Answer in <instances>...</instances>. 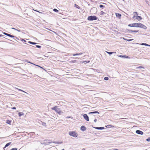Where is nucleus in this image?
<instances>
[{"mask_svg": "<svg viewBox=\"0 0 150 150\" xmlns=\"http://www.w3.org/2000/svg\"><path fill=\"white\" fill-rule=\"evenodd\" d=\"M128 26L130 27H135L137 28H140L144 29H146L147 27L143 24L140 23H131L128 25Z\"/></svg>", "mask_w": 150, "mask_h": 150, "instance_id": "obj_1", "label": "nucleus"}, {"mask_svg": "<svg viewBox=\"0 0 150 150\" xmlns=\"http://www.w3.org/2000/svg\"><path fill=\"white\" fill-rule=\"evenodd\" d=\"M51 109L52 110H54L59 115L61 114L62 113L60 108H58V107L57 106H55L54 107L52 108Z\"/></svg>", "mask_w": 150, "mask_h": 150, "instance_id": "obj_2", "label": "nucleus"}, {"mask_svg": "<svg viewBox=\"0 0 150 150\" xmlns=\"http://www.w3.org/2000/svg\"><path fill=\"white\" fill-rule=\"evenodd\" d=\"M69 134L71 136L74 137H76L78 136V134L74 131L69 132Z\"/></svg>", "mask_w": 150, "mask_h": 150, "instance_id": "obj_3", "label": "nucleus"}, {"mask_svg": "<svg viewBox=\"0 0 150 150\" xmlns=\"http://www.w3.org/2000/svg\"><path fill=\"white\" fill-rule=\"evenodd\" d=\"M98 18L96 16H88V18L87 19L88 21H93L94 20H96Z\"/></svg>", "mask_w": 150, "mask_h": 150, "instance_id": "obj_4", "label": "nucleus"}, {"mask_svg": "<svg viewBox=\"0 0 150 150\" xmlns=\"http://www.w3.org/2000/svg\"><path fill=\"white\" fill-rule=\"evenodd\" d=\"M83 117L87 121H89L88 117L87 115L86 114H85L83 115Z\"/></svg>", "mask_w": 150, "mask_h": 150, "instance_id": "obj_5", "label": "nucleus"}, {"mask_svg": "<svg viewBox=\"0 0 150 150\" xmlns=\"http://www.w3.org/2000/svg\"><path fill=\"white\" fill-rule=\"evenodd\" d=\"M136 133L138 134H140L141 135H142L143 134V132L141 131L137 130L136 131Z\"/></svg>", "mask_w": 150, "mask_h": 150, "instance_id": "obj_6", "label": "nucleus"}, {"mask_svg": "<svg viewBox=\"0 0 150 150\" xmlns=\"http://www.w3.org/2000/svg\"><path fill=\"white\" fill-rule=\"evenodd\" d=\"M134 16L133 17V18L134 19H135V17H137L138 15V13L136 12H133Z\"/></svg>", "mask_w": 150, "mask_h": 150, "instance_id": "obj_7", "label": "nucleus"}, {"mask_svg": "<svg viewBox=\"0 0 150 150\" xmlns=\"http://www.w3.org/2000/svg\"><path fill=\"white\" fill-rule=\"evenodd\" d=\"M81 129L83 131H84L86 130V128L84 126L82 125L81 127Z\"/></svg>", "mask_w": 150, "mask_h": 150, "instance_id": "obj_8", "label": "nucleus"}, {"mask_svg": "<svg viewBox=\"0 0 150 150\" xmlns=\"http://www.w3.org/2000/svg\"><path fill=\"white\" fill-rule=\"evenodd\" d=\"M4 34L5 35H6L10 37H11V38H14V36L12 35H10V34L7 33H4Z\"/></svg>", "mask_w": 150, "mask_h": 150, "instance_id": "obj_9", "label": "nucleus"}, {"mask_svg": "<svg viewBox=\"0 0 150 150\" xmlns=\"http://www.w3.org/2000/svg\"><path fill=\"white\" fill-rule=\"evenodd\" d=\"M136 19H137V20L138 21H139L141 20L142 19V18L140 16H137L136 17Z\"/></svg>", "mask_w": 150, "mask_h": 150, "instance_id": "obj_10", "label": "nucleus"}, {"mask_svg": "<svg viewBox=\"0 0 150 150\" xmlns=\"http://www.w3.org/2000/svg\"><path fill=\"white\" fill-rule=\"evenodd\" d=\"M11 142H9L8 143H7V144H6V145H5V146L3 148V149L4 150H5V148L6 147H7L8 146H9V145H10V144H11Z\"/></svg>", "mask_w": 150, "mask_h": 150, "instance_id": "obj_11", "label": "nucleus"}, {"mask_svg": "<svg viewBox=\"0 0 150 150\" xmlns=\"http://www.w3.org/2000/svg\"><path fill=\"white\" fill-rule=\"evenodd\" d=\"M96 129H104V128L103 127H96L95 128Z\"/></svg>", "mask_w": 150, "mask_h": 150, "instance_id": "obj_12", "label": "nucleus"}, {"mask_svg": "<svg viewBox=\"0 0 150 150\" xmlns=\"http://www.w3.org/2000/svg\"><path fill=\"white\" fill-rule=\"evenodd\" d=\"M106 127H107V128H110V127H114L112 125H108L106 126Z\"/></svg>", "mask_w": 150, "mask_h": 150, "instance_id": "obj_13", "label": "nucleus"}, {"mask_svg": "<svg viewBox=\"0 0 150 150\" xmlns=\"http://www.w3.org/2000/svg\"><path fill=\"white\" fill-rule=\"evenodd\" d=\"M82 54H83V53H77V54H73V55L74 56H76V55H81Z\"/></svg>", "mask_w": 150, "mask_h": 150, "instance_id": "obj_14", "label": "nucleus"}, {"mask_svg": "<svg viewBox=\"0 0 150 150\" xmlns=\"http://www.w3.org/2000/svg\"><path fill=\"white\" fill-rule=\"evenodd\" d=\"M116 15L118 17H120L121 16V14L119 13H116Z\"/></svg>", "mask_w": 150, "mask_h": 150, "instance_id": "obj_15", "label": "nucleus"}, {"mask_svg": "<svg viewBox=\"0 0 150 150\" xmlns=\"http://www.w3.org/2000/svg\"><path fill=\"white\" fill-rule=\"evenodd\" d=\"M139 31L138 30H131L130 31V32H133V33H137Z\"/></svg>", "mask_w": 150, "mask_h": 150, "instance_id": "obj_16", "label": "nucleus"}, {"mask_svg": "<svg viewBox=\"0 0 150 150\" xmlns=\"http://www.w3.org/2000/svg\"><path fill=\"white\" fill-rule=\"evenodd\" d=\"M28 42L33 45H35L36 44V43L35 42H33L31 41H28Z\"/></svg>", "mask_w": 150, "mask_h": 150, "instance_id": "obj_17", "label": "nucleus"}, {"mask_svg": "<svg viewBox=\"0 0 150 150\" xmlns=\"http://www.w3.org/2000/svg\"><path fill=\"white\" fill-rule=\"evenodd\" d=\"M141 45H145V46H150V45H148L147 44H146V43H142L141 44Z\"/></svg>", "mask_w": 150, "mask_h": 150, "instance_id": "obj_18", "label": "nucleus"}, {"mask_svg": "<svg viewBox=\"0 0 150 150\" xmlns=\"http://www.w3.org/2000/svg\"><path fill=\"white\" fill-rule=\"evenodd\" d=\"M92 113H99V112L98 111H95L94 112H91L89 113V114H92Z\"/></svg>", "mask_w": 150, "mask_h": 150, "instance_id": "obj_19", "label": "nucleus"}, {"mask_svg": "<svg viewBox=\"0 0 150 150\" xmlns=\"http://www.w3.org/2000/svg\"><path fill=\"white\" fill-rule=\"evenodd\" d=\"M18 114V115L19 116H21L22 115H24V114L23 112H19Z\"/></svg>", "mask_w": 150, "mask_h": 150, "instance_id": "obj_20", "label": "nucleus"}, {"mask_svg": "<svg viewBox=\"0 0 150 150\" xmlns=\"http://www.w3.org/2000/svg\"><path fill=\"white\" fill-rule=\"evenodd\" d=\"M138 68H141V69H144V67H143L142 66H140L138 67H137L136 69H137Z\"/></svg>", "mask_w": 150, "mask_h": 150, "instance_id": "obj_21", "label": "nucleus"}, {"mask_svg": "<svg viewBox=\"0 0 150 150\" xmlns=\"http://www.w3.org/2000/svg\"><path fill=\"white\" fill-rule=\"evenodd\" d=\"M75 7L79 9L80 8V7L78 5H77V4H75Z\"/></svg>", "mask_w": 150, "mask_h": 150, "instance_id": "obj_22", "label": "nucleus"}, {"mask_svg": "<svg viewBox=\"0 0 150 150\" xmlns=\"http://www.w3.org/2000/svg\"><path fill=\"white\" fill-rule=\"evenodd\" d=\"M11 121L9 120H7L6 121V123L8 124H10L11 123Z\"/></svg>", "mask_w": 150, "mask_h": 150, "instance_id": "obj_23", "label": "nucleus"}, {"mask_svg": "<svg viewBox=\"0 0 150 150\" xmlns=\"http://www.w3.org/2000/svg\"><path fill=\"white\" fill-rule=\"evenodd\" d=\"M122 57H124L125 58H129V57L128 56L126 55L122 56Z\"/></svg>", "mask_w": 150, "mask_h": 150, "instance_id": "obj_24", "label": "nucleus"}, {"mask_svg": "<svg viewBox=\"0 0 150 150\" xmlns=\"http://www.w3.org/2000/svg\"><path fill=\"white\" fill-rule=\"evenodd\" d=\"M107 53L109 54H112V53H114V52H106ZM115 53L116 52H115Z\"/></svg>", "mask_w": 150, "mask_h": 150, "instance_id": "obj_25", "label": "nucleus"}, {"mask_svg": "<svg viewBox=\"0 0 150 150\" xmlns=\"http://www.w3.org/2000/svg\"><path fill=\"white\" fill-rule=\"evenodd\" d=\"M53 11H55V12H58V10H57V9H56V8H54V9H53Z\"/></svg>", "mask_w": 150, "mask_h": 150, "instance_id": "obj_26", "label": "nucleus"}, {"mask_svg": "<svg viewBox=\"0 0 150 150\" xmlns=\"http://www.w3.org/2000/svg\"><path fill=\"white\" fill-rule=\"evenodd\" d=\"M108 78L107 77H105L104 78V79L105 80H108Z\"/></svg>", "mask_w": 150, "mask_h": 150, "instance_id": "obj_27", "label": "nucleus"}, {"mask_svg": "<svg viewBox=\"0 0 150 150\" xmlns=\"http://www.w3.org/2000/svg\"><path fill=\"white\" fill-rule=\"evenodd\" d=\"M12 28L13 29H14V30H17V31H18L19 32L21 31L20 30H18V29H16V28Z\"/></svg>", "mask_w": 150, "mask_h": 150, "instance_id": "obj_28", "label": "nucleus"}, {"mask_svg": "<svg viewBox=\"0 0 150 150\" xmlns=\"http://www.w3.org/2000/svg\"><path fill=\"white\" fill-rule=\"evenodd\" d=\"M105 13L103 12V11H101L100 12V15H103L104 14H105Z\"/></svg>", "mask_w": 150, "mask_h": 150, "instance_id": "obj_29", "label": "nucleus"}, {"mask_svg": "<svg viewBox=\"0 0 150 150\" xmlns=\"http://www.w3.org/2000/svg\"><path fill=\"white\" fill-rule=\"evenodd\" d=\"M54 143L55 144H61L62 143V142H54Z\"/></svg>", "mask_w": 150, "mask_h": 150, "instance_id": "obj_30", "label": "nucleus"}, {"mask_svg": "<svg viewBox=\"0 0 150 150\" xmlns=\"http://www.w3.org/2000/svg\"><path fill=\"white\" fill-rule=\"evenodd\" d=\"M36 46L38 48H41V46H40L36 45Z\"/></svg>", "mask_w": 150, "mask_h": 150, "instance_id": "obj_31", "label": "nucleus"}, {"mask_svg": "<svg viewBox=\"0 0 150 150\" xmlns=\"http://www.w3.org/2000/svg\"><path fill=\"white\" fill-rule=\"evenodd\" d=\"M18 90H19L20 91H22L23 92H24L26 93L25 92V91H23L22 90H21V89H18Z\"/></svg>", "mask_w": 150, "mask_h": 150, "instance_id": "obj_32", "label": "nucleus"}, {"mask_svg": "<svg viewBox=\"0 0 150 150\" xmlns=\"http://www.w3.org/2000/svg\"><path fill=\"white\" fill-rule=\"evenodd\" d=\"M17 148H12V149H11L10 150H17Z\"/></svg>", "mask_w": 150, "mask_h": 150, "instance_id": "obj_33", "label": "nucleus"}, {"mask_svg": "<svg viewBox=\"0 0 150 150\" xmlns=\"http://www.w3.org/2000/svg\"><path fill=\"white\" fill-rule=\"evenodd\" d=\"M146 140L148 141H150V137L149 138L146 139Z\"/></svg>", "mask_w": 150, "mask_h": 150, "instance_id": "obj_34", "label": "nucleus"}, {"mask_svg": "<svg viewBox=\"0 0 150 150\" xmlns=\"http://www.w3.org/2000/svg\"><path fill=\"white\" fill-rule=\"evenodd\" d=\"M76 61V60H74L72 61V62L71 61V62H72V63H75Z\"/></svg>", "mask_w": 150, "mask_h": 150, "instance_id": "obj_35", "label": "nucleus"}, {"mask_svg": "<svg viewBox=\"0 0 150 150\" xmlns=\"http://www.w3.org/2000/svg\"><path fill=\"white\" fill-rule=\"evenodd\" d=\"M34 10V11H37V12H39V13H42L41 12H40V11H36V10Z\"/></svg>", "mask_w": 150, "mask_h": 150, "instance_id": "obj_36", "label": "nucleus"}, {"mask_svg": "<svg viewBox=\"0 0 150 150\" xmlns=\"http://www.w3.org/2000/svg\"><path fill=\"white\" fill-rule=\"evenodd\" d=\"M99 6H100V8L102 7H103V5H100Z\"/></svg>", "mask_w": 150, "mask_h": 150, "instance_id": "obj_37", "label": "nucleus"}, {"mask_svg": "<svg viewBox=\"0 0 150 150\" xmlns=\"http://www.w3.org/2000/svg\"><path fill=\"white\" fill-rule=\"evenodd\" d=\"M12 109H16V108L15 107H13L11 108Z\"/></svg>", "mask_w": 150, "mask_h": 150, "instance_id": "obj_38", "label": "nucleus"}, {"mask_svg": "<svg viewBox=\"0 0 150 150\" xmlns=\"http://www.w3.org/2000/svg\"><path fill=\"white\" fill-rule=\"evenodd\" d=\"M21 41H24V42H26V41L23 39H22L21 40Z\"/></svg>", "mask_w": 150, "mask_h": 150, "instance_id": "obj_39", "label": "nucleus"}, {"mask_svg": "<svg viewBox=\"0 0 150 150\" xmlns=\"http://www.w3.org/2000/svg\"><path fill=\"white\" fill-rule=\"evenodd\" d=\"M132 39H129V40H127L128 41H132Z\"/></svg>", "mask_w": 150, "mask_h": 150, "instance_id": "obj_40", "label": "nucleus"}, {"mask_svg": "<svg viewBox=\"0 0 150 150\" xmlns=\"http://www.w3.org/2000/svg\"><path fill=\"white\" fill-rule=\"evenodd\" d=\"M113 150H119L117 149H113Z\"/></svg>", "mask_w": 150, "mask_h": 150, "instance_id": "obj_41", "label": "nucleus"}, {"mask_svg": "<svg viewBox=\"0 0 150 150\" xmlns=\"http://www.w3.org/2000/svg\"><path fill=\"white\" fill-rule=\"evenodd\" d=\"M119 56V57H122V56L121 55H120V56Z\"/></svg>", "mask_w": 150, "mask_h": 150, "instance_id": "obj_42", "label": "nucleus"}, {"mask_svg": "<svg viewBox=\"0 0 150 150\" xmlns=\"http://www.w3.org/2000/svg\"><path fill=\"white\" fill-rule=\"evenodd\" d=\"M82 150H87L85 149H83Z\"/></svg>", "mask_w": 150, "mask_h": 150, "instance_id": "obj_43", "label": "nucleus"}, {"mask_svg": "<svg viewBox=\"0 0 150 150\" xmlns=\"http://www.w3.org/2000/svg\"><path fill=\"white\" fill-rule=\"evenodd\" d=\"M2 36V35H0V37H1Z\"/></svg>", "mask_w": 150, "mask_h": 150, "instance_id": "obj_44", "label": "nucleus"}, {"mask_svg": "<svg viewBox=\"0 0 150 150\" xmlns=\"http://www.w3.org/2000/svg\"><path fill=\"white\" fill-rule=\"evenodd\" d=\"M67 118H70V117H67Z\"/></svg>", "mask_w": 150, "mask_h": 150, "instance_id": "obj_45", "label": "nucleus"}, {"mask_svg": "<svg viewBox=\"0 0 150 150\" xmlns=\"http://www.w3.org/2000/svg\"><path fill=\"white\" fill-rule=\"evenodd\" d=\"M62 150H64V149H62Z\"/></svg>", "mask_w": 150, "mask_h": 150, "instance_id": "obj_46", "label": "nucleus"}, {"mask_svg": "<svg viewBox=\"0 0 150 150\" xmlns=\"http://www.w3.org/2000/svg\"><path fill=\"white\" fill-rule=\"evenodd\" d=\"M37 66H38V67H40V66H39L38 65Z\"/></svg>", "mask_w": 150, "mask_h": 150, "instance_id": "obj_47", "label": "nucleus"}]
</instances>
